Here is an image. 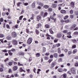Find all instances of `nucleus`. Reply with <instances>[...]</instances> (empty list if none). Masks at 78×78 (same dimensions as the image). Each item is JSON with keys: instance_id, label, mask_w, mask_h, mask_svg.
<instances>
[{"instance_id": "3c124183", "label": "nucleus", "mask_w": 78, "mask_h": 78, "mask_svg": "<svg viewBox=\"0 0 78 78\" xmlns=\"http://www.w3.org/2000/svg\"><path fill=\"white\" fill-rule=\"evenodd\" d=\"M52 61H53V58L49 59L48 61V62H49V63H50V62H51Z\"/></svg>"}, {"instance_id": "f704fd0d", "label": "nucleus", "mask_w": 78, "mask_h": 78, "mask_svg": "<svg viewBox=\"0 0 78 78\" xmlns=\"http://www.w3.org/2000/svg\"><path fill=\"white\" fill-rule=\"evenodd\" d=\"M72 41L73 43H76V40L75 39L72 40Z\"/></svg>"}, {"instance_id": "72a5a7b5", "label": "nucleus", "mask_w": 78, "mask_h": 78, "mask_svg": "<svg viewBox=\"0 0 78 78\" xmlns=\"http://www.w3.org/2000/svg\"><path fill=\"white\" fill-rule=\"evenodd\" d=\"M72 53V52L71 51H69L68 52V55H71Z\"/></svg>"}, {"instance_id": "412c9836", "label": "nucleus", "mask_w": 78, "mask_h": 78, "mask_svg": "<svg viewBox=\"0 0 78 78\" xmlns=\"http://www.w3.org/2000/svg\"><path fill=\"white\" fill-rule=\"evenodd\" d=\"M53 55H54V56L55 58H58V54L56 53H54L53 54Z\"/></svg>"}, {"instance_id": "b1692460", "label": "nucleus", "mask_w": 78, "mask_h": 78, "mask_svg": "<svg viewBox=\"0 0 78 78\" xmlns=\"http://www.w3.org/2000/svg\"><path fill=\"white\" fill-rule=\"evenodd\" d=\"M48 15V13L47 12H45L44 14V15L43 16V17L44 18L45 17H46Z\"/></svg>"}, {"instance_id": "4d7b16f0", "label": "nucleus", "mask_w": 78, "mask_h": 78, "mask_svg": "<svg viewBox=\"0 0 78 78\" xmlns=\"http://www.w3.org/2000/svg\"><path fill=\"white\" fill-rule=\"evenodd\" d=\"M2 52H8V51L7 50H2Z\"/></svg>"}, {"instance_id": "49530a36", "label": "nucleus", "mask_w": 78, "mask_h": 78, "mask_svg": "<svg viewBox=\"0 0 78 78\" xmlns=\"http://www.w3.org/2000/svg\"><path fill=\"white\" fill-rule=\"evenodd\" d=\"M24 12V10L23 9H22L21 10V14H23Z\"/></svg>"}, {"instance_id": "a211bd4d", "label": "nucleus", "mask_w": 78, "mask_h": 78, "mask_svg": "<svg viewBox=\"0 0 78 78\" xmlns=\"http://www.w3.org/2000/svg\"><path fill=\"white\" fill-rule=\"evenodd\" d=\"M52 30H53V29L52 28L50 29L49 30V32L51 34H53V31Z\"/></svg>"}, {"instance_id": "4468645a", "label": "nucleus", "mask_w": 78, "mask_h": 78, "mask_svg": "<svg viewBox=\"0 0 78 78\" xmlns=\"http://www.w3.org/2000/svg\"><path fill=\"white\" fill-rule=\"evenodd\" d=\"M13 69L14 71L17 70V69H18V67L17 66H15L13 67Z\"/></svg>"}, {"instance_id": "ea45409f", "label": "nucleus", "mask_w": 78, "mask_h": 78, "mask_svg": "<svg viewBox=\"0 0 78 78\" xmlns=\"http://www.w3.org/2000/svg\"><path fill=\"white\" fill-rule=\"evenodd\" d=\"M73 34L74 35H78V32H75Z\"/></svg>"}, {"instance_id": "c03bdc74", "label": "nucleus", "mask_w": 78, "mask_h": 78, "mask_svg": "<svg viewBox=\"0 0 78 78\" xmlns=\"http://www.w3.org/2000/svg\"><path fill=\"white\" fill-rule=\"evenodd\" d=\"M4 35L3 34H0V38L3 37Z\"/></svg>"}, {"instance_id": "e433bc0d", "label": "nucleus", "mask_w": 78, "mask_h": 78, "mask_svg": "<svg viewBox=\"0 0 78 78\" xmlns=\"http://www.w3.org/2000/svg\"><path fill=\"white\" fill-rule=\"evenodd\" d=\"M59 57H63L64 56V55L63 54H62L59 55Z\"/></svg>"}, {"instance_id": "69168bd1", "label": "nucleus", "mask_w": 78, "mask_h": 78, "mask_svg": "<svg viewBox=\"0 0 78 78\" xmlns=\"http://www.w3.org/2000/svg\"><path fill=\"white\" fill-rule=\"evenodd\" d=\"M75 14L76 16H78V12H77V11L76 12H75Z\"/></svg>"}, {"instance_id": "774afa93", "label": "nucleus", "mask_w": 78, "mask_h": 78, "mask_svg": "<svg viewBox=\"0 0 78 78\" xmlns=\"http://www.w3.org/2000/svg\"><path fill=\"white\" fill-rule=\"evenodd\" d=\"M9 54L10 56H12V53L11 52H9Z\"/></svg>"}, {"instance_id": "8fccbe9b", "label": "nucleus", "mask_w": 78, "mask_h": 78, "mask_svg": "<svg viewBox=\"0 0 78 78\" xmlns=\"http://www.w3.org/2000/svg\"><path fill=\"white\" fill-rule=\"evenodd\" d=\"M44 58L45 60H48V59H49V57H46V56H45Z\"/></svg>"}, {"instance_id": "58836bf2", "label": "nucleus", "mask_w": 78, "mask_h": 78, "mask_svg": "<svg viewBox=\"0 0 78 78\" xmlns=\"http://www.w3.org/2000/svg\"><path fill=\"white\" fill-rule=\"evenodd\" d=\"M36 56L37 57H39L40 56V53H37L36 54Z\"/></svg>"}, {"instance_id": "864d4df0", "label": "nucleus", "mask_w": 78, "mask_h": 78, "mask_svg": "<svg viewBox=\"0 0 78 78\" xmlns=\"http://www.w3.org/2000/svg\"><path fill=\"white\" fill-rule=\"evenodd\" d=\"M9 66H12V62H10L9 63Z\"/></svg>"}, {"instance_id": "7c9ffc66", "label": "nucleus", "mask_w": 78, "mask_h": 78, "mask_svg": "<svg viewBox=\"0 0 78 78\" xmlns=\"http://www.w3.org/2000/svg\"><path fill=\"white\" fill-rule=\"evenodd\" d=\"M7 39H8V40H10V39H11V37L10 36H9L8 37H6Z\"/></svg>"}, {"instance_id": "603ef678", "label": "nucleus", "mask_w": 78, "mask_h": 78, "mask_svg": "<svg viewBox=\"0 0 78 78\" xmlns=\"http://www.w3.org/2000/svg\"><path fill=\"white\" fill-rule=\"evenodd\" d=\"M4 20H3V18H2L0 19V22H3Z\"/></svg>"}, {"instance_id": "473e14b6", "label": "nucleus", "mask_w": 78, "mask_h": 78, "mask_svg": "<svg viewBox=\"0 0 78 78\" xmlns=\"http://www.w3.org/2000/svg\"><path fill=\"white\" fill-rule=\"evenodd\" d=\"M62 58H60L58 60V62H62Z\"/></svg>"}, {"instance_id": "de8ad7c7", "label": "nucleus", "mask_w": 78, "mask_h": 78, "mask_svg": "<svg viewBox=\"0 0 78 78\" xmlns=\"http://www.w3.org/2000/svg\"><path fill=\"white\" fill-rule=\"evenodd\" d=\"M37 26L39 27H42V24L39 23L37 24Z\"/></svg>"}, {"instance_id": "39448f33", "label": "nucleus", "mask_w": 78, "mask_h": 78, "mask_svg": "<svg viewBox=\"0 0 78 78\" xmlns=\"http://www.w3.org/2000/svg\"><path fill=\"white\" fill-rule=\"evenodd\" d=\"M55 66V62H52L50 68L51 69H52Z\"/></svg>"}, {"instance_id": "c85d7f7f", "label": "nucleus", "mask_w": 78, "mask_h": 78, "mask_svg": "<svg viewBox=\"0 0 78 78\" xmlns=\"http://www.w3.org/2000/svg\"><path fill=\"white\" fill-rule=\"evenodd\" d=\"M69 13L70 14H72L73 13V10H71L69 11Z\"/></svg>"}, {"instance_id": "dca6fc26", "label": "nucleus", "mask_w": 78, "mask_h": 78, "mask_svg": "<svg viewBox=\"0 0 78 78\" xmlns=\"http://www.w3.org/2000/svg\"><path fill=\"white\" fill-rule=\"evenodd\" d=\"M19 55H22V56H24V55H25V54L24 53L22 52H19Z\"/></svg>"}, {"instance_id": "5701e85b", "label": "nucleus", "mask_w": 78, "mask_h": 78, "mask_svg": "<svg viewBox=\"0 0 78 78\" xmlns=\"http://www.w3.org/2000/svg\"><path fill=\"white\" fill-rule=\"evenodd\" d=\"M45 27L46 28H50V26L49 25L47 24L45 25Z\"/></svg>"}, {"instance_id": "680f3d73", "label": "nucleus", "mask_w": 78, "mask_h": 78, "mask_svg": "<svg viewBox=\"0 0 78 78\" xmlns=\"http://www.w3.org/2000/svg\"><path fill=\"white\" fill-rule=\"evenodd\" d=\"M6 27L7 28H8V29H9V25L8 24L6 25Z\"/></svg>"}, {"instance_id": "37998d69", "label": "nucleus", "mask_w": 78, "mask_h": 78, "mask_svg": "<svg viewBox=\"0 0 78 78\" xmlns=\"http://www.w3.org/2000/svg\"><path fill=\"white\" fill-rule=\"evenodd\" d=\"M9 60V58H7L4 60V62H7Z\"/></svg>"}, {"instance_id": "f3484780", "label": "nucleus", "mask_w": 78, "mask_h": 78, "mask_svg": "<svg viewBox=\"0 0 78 78\" xmlns=\"http://www.w3.org/2000/svg\"><path fill=\"white\" fill-rule=\"evenodd\" d=\"M35 2H33V3L32 4V7L33 8H35Z\"/></svg>"}, {"instance_id": "6e6d98bb", "label": "nucleus", "mask_w": 78, "mask_h": 78, "mask_svg": "<svg viewBox=\"0 0 78 78\" xmlns=\"http://www.w3.org/2000/svg\"><path fill=\"white\" fill-rule=\"evenodd\" d=\"M76 45H73L72 47V48H76Z\"/></svg>"}, {"instance_id": "c756f323", "label": "nucleus", "mask_w": 78, "mask_h": 78, "mask_svg": "<svg viewBox=\"0 0 78 78\" xmlns=\"http://www.w3.org/2000/svg\"><path fill=\"white\" fill-rule=\"evenodd\" d=\"M40 36L41 37H44V34L43 33L41 34Z\"/></svg>"}, {"instance_id": "79ce46f5", "label": "nucleus", "mask_w": 78, "mask_h": 78, "mask_svg": "<svg viewBox=\"0 0 78 78\" xmlns=\"http://www.w3.org/2000/svg\"><path fill=\"white\" fill-rule=\"evenodd\" d=\"M56 47H60V46L61 44L59 43H58V44H56Z\"/></svg>"}, {"instance_id": "4be33fe9", "label": "nucleus", "mask_w": 78, "mask_h": 78, "mask_svg": "<svg viewBox=\"0 0 78 78\" xmlns=\"http://www.w3.org/2000/svg\"><path fill=\"white\" fill-rule=\"evenodd\" d=\"M46 51V48H45V47H43V53H45Z\"/></svg>"}, {"instance_id": "c9c22d12", "label": "nucleus", "mask_w": 78, "mask_h": 78, "mask_svg": "<svg viewBox=\"0 0 78 78\" xmlns=\"http://www.w3.org/2000/svg\"><path fill=\"white\" fill-rule=\"evenodd\" d=\"M6 44L8 46H9L10 45H11V42H10L9 41L7 42V43H6Z\"/></svg>"}, {"instance_id": "20e7f679", "label": "nucleus", "mask_w": 78, "mask_h": 78, "mask_svg": "<svg viewBox=\"0 0 78 78\" xmlns=\"http://www.w3.org/2000/svg\"><path fill=\"white\" fill-rule=\"evenodd\" d=\"M12 42L14 45H17V41L16 40H13L12 41Z\"/></svg>"}, {"instance_id": "6e6552de", "label": "nucleus", "mask_w": 78, "mask_h": 78, "mask_svg": "<svg viewBox=\"0 0 78 78\" xmlns=\"http://www.w3.org/2000/svg\"><path fill=\"white\" fill-rule=\"evenodd\" d=\"M62 37V34L61 33L58 34L57 35V38H59Z\"/></svg>"}, {"instance_id": "bb28decb", "label": "nucleus", "mask_w": 78, "mask_h": 78, "mask_svg": "<svg viewBox=\"0 0 78 78\" xmlns=\"http://www.w3.org/2000/svg\"><path fill=\"white\" fill-rule=\"evenodd\" d=\"M44 12H41L40 13V15L41 16H42L43 17H44Z\"/></svg>"}, {"instance_id": "09e8293b", "label": "nucleus", "mask_w": 78, "mask_h": 78, "mask_svg": "<svg viewBox=\"0 0 78 78\" xmlns=\"http://www.w3.org/2000/svg\"><path fill=\"white\" fill-rule=\"evenodd\" d=\"M66 23H69L70 22V20H67L65 21Z\"/></svg>"}, {"instance_id": "0e129e2a", "label": "nucleus", "mask_w": 78, "mask_h": 78, "mask_svg": "<svg viewBox=\"0 0 78 78\" xmlns=\"http://www.w3.org/2000/svg\"><path fill=\"white\" fill-rule=\"evenodd\" d=\"M70 17L71 18V19H73V15H70Z\"/></svg>"}, {"instance_id": "f03ea898", "label": "nucleus", "mask_w": 78, "mask_h": 78, "mask_svg": "<svg viewBox=\"0 0 78 78\" xmlns=\"http://www.w3.org/2000/svg\"><path fill=\"white\" fill-rule=\"evenodd\" d=\"M12 37H16L17 36V34H16V33L15 32H13L11 34Z\"/></svg>"}, {"instance_id": "423d86ee", "label": "nucleus", "mask_w": 78, "mask_h": 78, "mask_svg": "<svg viewBox=\"0 0 78 78\" xmlns=\"http://www.w3.org/2000/svg\"><path fill=\"white\" fill-rule=\"evenodd\" d=\"M67 34V37H68V38H72V37L71 36V32H69Z\"/></svg>"}, {"instance_id": "9b49d317", "label": "nucleus", "mask_w": 78, "mask_h": 78, "mask_svg": "<svg viewBox=\"0 0 78 78\" xmlns=\"http://www.w3.org/2000/svg\"><path fill=\"white\" fill-rule=\"evenodd\" d=\"M70 6H72V8H74L75 7V3L73 2H71L70 3Z\"/></svg>"}, {"instance_id": "a19ab883", "label": "nucleus", "mask_w": 78, "mask_h": 78, "mask_svg": "<svg viewBox=\"0 0 78 78\" xmlns=\"http://www.w3.org/2000/svg\"><path fill=\"white\" fill-rule=\"evenodd\" d=\"M35 32H36V34H38L39 33V32L38 30H37L36 29L35 30Z\"/></svg>"}, {"instance_id": "aec40b11", "label": "nucleus", "mask_w": 78, "mask_h": 78, "mask_svg": "<svg viewBox=\"0 0 78 78\" xmlns=\"http://www.w3.org/2000/svg\"><path fill=\"white\" fill-rule=\"evenodd\" d=\"M37 20H41V16L40 15L37 16Z\"/></svg>"}, {"instance_id": "e2e57ef3", "label": "nucleus", "mask_w": 78, "mask_h": 78, "mask_svg": "<svg viewBox=\"0 0 78 78\" xmlns=\"http://www.w3.org/2000/svg\"><path fill=\"white\" fill-rule=\"evenodd\" d=\"M3 69L2 68H0V72H3Z\"/></svg>"}, {"instance_id": "2eb2a0df", "label": "nucleus", "mask_w": 78, "mask_h": 78, "mask_svg": "<svg viewBox=\"0 0 78 78\" xmlns=\"http://www.w3.org/2000/svg\"><path fill=\"white\" fill-rule=\"evenodd\" d=\"M43 8H44L45 9H48V8H49V5H44L43 6Z\"/></svg>"}, {"instance_id": "a878e982", "label": "nucleus", "mask_w": 78, "mask_h": 78, "mask_svg": "<svg viewBox=\"0 0 78 78\" xmlns=\"http://www.w3.org/2000/svg\"><path fill=\"white\" fill-rule=\"evenodd\" d=\"M62 32L63 33H65V34L68 33V30H64L62 31Z\"/></svg>"}, {"instance_id": "a18cd8bd", "label": "nucleus", "mask_w": 78, "mask_h": 78, "mask_svg": "<svg viewBox=\"0 0 78 78\" xmlns=\"http://www.w3.org/2000/svg\"><path fill=\"white\" fill-rule=\"evenodd\" d=\"M23 18V16H22L19 17V20H22V19Z\"/></svg>"}, {"instance_id": "393cba45", "label": "nucleus", "mask_w": 78, "mask_h": 78, "mask_svg": "<svg viewBox=\"0 0 78 78\" xmlns=\"http://www.w3.org/2000/svg\"><path fill=\"white\" fill-rule=\"evenodd\" d=\"M20 5H22V2H19L18 3H17V6L18 7H19L20 6Z\"/></svg>"}, {"instance_id": "13d9d810", "label": "nucleus", "mask_w": 78, "mask_h": 78, "mask_svg": "<svg viewBox=\"0 0 78 78\" xmlns=\"http://www.w3.org/2000/svg\"><path fill=\"white\" fill-rule=\"evenodd\" d=\"M64 51L65 52V53H67V52H68V50L66 49L64 50Z\"/></svg>"}, {"instance_id": "9d476101", "label": "nucleus", "mask_w": 78, "mask_h": 78, "mask_svg": "<svg viewBox=\"0 0 78 78\" xmlns=\"http://www.w3.org/2000/svg\"><path fill=\"white\" fill-rule=\"evenodd\" d=\"M60 12L62 14H66L67 13V12L64 10H61Z\"/></svg>"}, {"instance_id": "5fc2aeb1", "label": "nucleus", "mask_w": 78, "mask_h": 78, "mask_svg": "<svg viewBox=\"0 0 78 78\" xmlns=\"http://www.w3.org/2000/svg\"><path fill=\"white\" fill-rule=\"evenodd\" d=\"M68 17H69V16L67 15L64 18V19H65V20H66V19H67Z\"/></svg>"}, {"instance_id": "f257e3e1", "label": "nucleus", "mask_w": 78, "mask_h": 78, "mask_svg": "<svg viewBox=\"0 0 78 78\" xmlns=\"http://www.w3.org/2000/svg\"><path fill=\"white\" fill-rule=\"evenodd\" d=\"M32 41L33 39H32V38L29 37L27 41V44L30 45V44H31V42H32Z\"/></svg>"}, {"instance_id": "4c0bfd02", "label": "nucleus", "mask_w": 78, "mask_h": 78, "mask_svg": "<svg viewBox=\"0 0 78 78\" xmlns=\"http://www.w3.org/2000/svg\"><path fill=\"white\" fill-rule=\"evenodd\" d=\"M75 66L76 67H78V62H75Z\"/></svg>"}, {"instance_id": "bf43d9fd", "label": "nucleus", "mask_w": 78, "mask_h": 78, "mask_svg": "<svg viewBox=\"0 0 78 78\" xmlns=\"http://www.w3.org/2000/svg\"><path fill=\"white\" fill-rule=\"evenodd\" d=\"M24 6H27L28 5V3H24Z\"/></svg>"}, {"instance_id": "7ed1b4c3", "label": "nucleus", "mask_w": 78, "mask_h": 78, "mask_svg": "<svg viewBox=\"0 0 78 78\" xmlns=\"http://www.w3.org/2000/svg\"><path fill=\"white\" fill-rule=\"evenodd\" d=\"M71 72L73 74H75V68L74 67L70 69Z\"/></svg>"}, {"instance_id": "0eeeda50", "label": "nucleus", "mask_w": 78, "mask_h": 78, "mask_svg": "<svg viewBox=\"0 0 78 78\" xmlns=\"http://www.w3.org/2000/svg\"><path fill=\"white\" fill-rule=\"evenodd\" d=\"M76 24L73 25L70 27V30H73L75 28V27H76Z\"/></svg>"}, {"instance_id": "338daca9", "label": "nucleus", "mask_w": 78, "mask_h": 78, "mask_svg": "<svg viewBox=\"0 0 78 78\" xmlns=\"http://www.w3.org/2000/svg\"><path fill=\"white\" fill-rule=\"evenodd\" d=\"M78 30V27H76L73 30Z\"/></svg>"}, {"instance_id": "1a4fd4ad", "label": "nucleus", "mask_w": 78, "mask_h": 78, "mask_svg": "<svg viewBox=\"0 0 78 78\" xmlns=\"http://www.w3.org/2000/svg\"><path fill=\"white\" fill-rule=\"evenodd\" d=\"M57 7V5L55 4H53L51 5V8H55Z\"/></svg>"}, {"instance_id": "f8f14e48", "label": "nucleus", "mask_w": 78, "mask_h": 78, "mask_svg": "<svg viewBox=\"0 0 78 78\" xmlns=\"http://www.w3.org/2000/svg\"><path fill=\"white\" fill-rule=\"evenodd\" d=\"M37 4H38V5H39L41 6H44V4H43V3H41V2H37Z\"/></svg>"}, {"instance_id": "ddd939ff", "label": "nucleus", "mask_w": 78, "mask_h": 78, "mask_svg": "<svg viewBox=\"0 0 78 78\" xmlns=\"http://www.w3.org/2000/svg\"><path fill=\"white\" fill-rule=\"evenodd\" d=\"M58 71L59 72H62L63 69L62 68H59L58 69Z\"/></svg>"}, {"instance_id": "2f4dec72", "label": "nucleus", "mask_w": 78, "mask_h": 78, "mask_svg": "<svg viewBox=\"0 0 78 78\" xmlns=\"http://www.w3.org/2000/svg\"><path fill=\"white\" fill-rule=\"evenodd\" d=\"M50 18L52 20H54L55 22V21L56 20V18H53V17H51Z\"/></svg>"}, {"instance_id": "cd10ccee", "label": "nucleus", "mask_w": 78, "mask_h": 78, "mask_svg": "<svg viewBox=\"0 0 78 78\" xmlns=\"http://www.w3.org/2000/svg\"><path fill=\"white\" fill-rule=\"evenodd\" d=\"M20 71L21 72H24V70H23V69H22V68L21 67L20 69Z\"/></svg>"}, {"instance_id": "6ab92c4d", "label": "nucleus", "mask_w": 78, "mask_h": 78, "mask_svg": "<svg viewBox=\"0 0 78 78\" xmlns=\"http://www.w3.org/2000/svg\"><path fill=\"white\" fill-rule=\"evenodd\" d=\"M76 52H77V49H76L73 50L72 53L73 54H75V53H76Z\"/></svg>"}, {"instance_id": "052dcab7", "label": "nucleus", "mask_w": 78, "mask_h": 78, "mask_svg": "<svg viewBox=\"0 0 78 78\" xmlns=\"http://www.w3.org/2000/svg\"><path fill=\"white\" fill-rule=\"evenodd\" d=\"M11 51H13L14 52L15 51H16V49H14L13 48L11 50Z\"/></svg>"}]
</instances>
